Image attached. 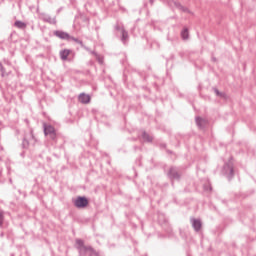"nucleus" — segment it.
I'll return each mask as SVG.
<instances>
[{
	"mask_svg": "<svg viewBox=\"0 0 256 256\" xmlns=\"http://www.w3.org/2000/svg\"><path fill=\"white\" fill-rule=\"evenodd\" d=\"M74 205H75V207H78L79 209H81V208L87 207V205H89V200H87V198H85V197H78L74 201Z\"/></svg>",
	"mask_w": 256,
	"mask_h": 256,
	"instance_id": "nucleus-1",
	"label": "nucleus"
},
{
	"mask_svg": "<svg viewBox=\"0 0 256 256\" xmlns=\"http://www.w3.org/2000/svg\"><path fill=\"white\" fill-rule=\"evenodd\" d=\"M44 133L45 135H49L51 139H55V137H57V134L55 133V128L51 125H44Z\"/></svg>",
	"mask_w": 256,
	"mask_h": 256,
	"instance_id": "nucleus-2",
	"label": "nucleus"
},
{
	"mask_svg": "<svg viewBox=\"0 0 256 256\" xmlns=\"http://www.w3.org/2000/svg\"><path fill=\"white\" fill-rule=\"evenodd\" d=\"M168 5L170 7H176V9H179L180 11H183L184 13H187L189 9L185 8V6L181 5V3L175 1V0H169Z\"/></svg>",
	"mask_w": 256,
	"mask_h": 256,
	"instance_id": "nucleus-3",
	"label": "nucleus"
},
{
	"mask_svg": "<svg viewBox=\"0 0 256 256\" xmlns=\"http://www.w3.org/2000/svg\"><path fill=\"white\" fill-rule=\"evenodd\" d=\"M40 17L42 21H45V23H50V25H55V23H57V20H55V18H52L49 14L42 13Z\"/></svg>",
	"mask_w": 256,
	"mask_h": 256,
	"instance_id": "nucleus-4",
	"label": "nucleus"
},
{
	"mask_svg": "<svg viewBox=\"0 0 256 256\" xmlns=\"http://www.w3.org/2000/svg\"><path fill=\"white\" fill-rule=\"evenodd\" d=\"M78 100L80 101V103H90L91 101V96H89L88 94L82 93L79 95Z\"/></svg>",
	"mask_w": 256,
	"mask_h": 256,
	"instance_id": "nucleus-5",
	"label": "nucleus"
},
{
	"mask_svg": "<svg viewBox=\"0 0 256 256\" xmlns=\"http://www.w3.org/2000/svg\"><path fill=\"white\" fill-rule=\"evenodd\" d=\"M192 225H193L195 231H199L201 229V220L192 219Z\"/></svg>",
	"mask_w": 256,
	"mask_h": 256,
	"instance_id": "nucleus-6",
	"label": "nucleus"
},
{
	"mask_svg": "<svg viewBox=\"0 0 256 256\" xmlns=\"http://www.w3.org/2000/svg\"><path fill=\"white\" fill-rule=\"evenodd\" d=\"M71 51L70 50H63L60 52V57L63 61H66L67 57H69Z\"/></svg>",
	"mask_w": 256,
	"mask_h": 256,
	"instance_id": "nucleus-7",
	"label": "nucleus"
},
{
	"mask_svg": "<svg viewBox=\"0 0 256 256\" xmlns=\"http://www.w3.org/2000/svg\"><path fill=\"white\" fill-rule=\"evenodd\" d=\"M14 26H16L18 29H25V27H27V24H25V22L23 21H16L14 23Z\"/></svg>",
	"mask_w": 256,
	"mask_h": 256,
	"instance_id": "nucleus-8",
	"label": "nucleus"
},
{
	"mask_svg": "<svg viewBox=\"0 0 256 256\" xmlns=\"http://www.w3.org/2000/svg\"><path fill=\"white\" fill-rule=\"evenodd\" d=\"M115 31L118 33H125V27L122 24H117L115 26Z\"/></svg>",
	"mask_w": 256,
	"mask_h": 256,
	"instance_id": "nucleus-9",
	"label": "nucleus"
},
{
	"mask_svg": "<svg viewBox=\"0 0 256 256\" xmlns=\"http://www.w3.org/2000/svg\"><path fill=\"white\" fill-rule=\"evenodd\" d=\"M60 39H69V34L67 33H59L57 34Z\"/></svg>",
	"mask_w": 256,
	"mask_h": 256,
	"instance_id": "nucleus-10",
	"label": "nucleus"
},
{
	"mask_svg": "<svg viewBox=\"0 0 256 256\" xmlns=\"http://www.w3.org/2000/svg\"><path fill=\"white\" fill-rule=\"evenodd\" d=\"M197 123L198 125H203V123H205V120H203V118H197Z\"/></svg>",
	"mask_w": 256,
	"mask_h": 256,
	"instance_id": "nucleus-11",
	"label": "nucleus"
},
{
	"mask_svg": "<svg viewBox=\"0 0 256 256\" xmlns=\"http://www.w3.org/2000/svg\"><path fill=\"white\" fill-rule=\"evenodd\" d=\"M182 39H184V40L189 39V34L183 33L182 34Z\"/></svg>",
	"mask_w": 256,
	"mask_h": 256,
	"instance_id": "nucleus-12",
	"label": "nucleus"
},
{
	"mask_svg": "<svg viewBox=\"0 0 256 256\" xmlns=\"http://www.w3.org/2000/svg\"><path fill=\"white\" fill-rule=\"evenodd\" d=\"M76 243L79 247H83V240H76Z\"/></svg>",
	"mask_w": 256,
	"mask_h": 256,
	"instance_id": "nucleus-13",
	"label": "nucleus"
},
{
	"mask_svg": "<svg viewBox=\"0 0 256 256\" xmlns=\"http://www.w3.org/2000/svg\"><path fill=\"white\" fill-rule=\"evenodd\" d=\"M182 33H189V29L188 28H184Z\"/></svg>",
	"mask_w": 256,
	"mask_h": 256,
	"instance_id": "nucleus-14",
	"label": "nucleus"
},
{
	"mask_svg": "<svg viewBox=\"0 0 256 256\" xmlns=\"http://www.w3.org/2000/svg\"><path fill=\"white\" fill-rule=\"evenodd\" d=\"M127 37H128V35L127 34H123V36H122V39H127Z\"/></svg>",
	"mask_w": 256,
	"mask_h": 256,
	"instance_id": "nucleus-15",
	"label": "nucleus"
},
{
	"mask_svg": "<svg viewBox=\"0 0 256 256\" xmlns=\"http://www.w3.org/2000/svg\"><path fill=\"white\" fill-rule=\"evenodd\" d=\"M216 95H219V90H215Z\"/></svg>",
	"mask_w": 256,
	"mask_h": 256,
	"instance_id": "nucleus-16",
	"label": "nucleus"
},
{
	"mask_svg": "<svg viewBox=\"0 0 256 256\" xmlns=\"http://www.w3.org/2000/svg\"><path fill=\"white\" fill-rule=\"evenodd\" d=\"M148 141H153V138H151V137H148Z\"/></svg>",
	"mask_w": 256,
	"mask_h": 256,
	"instance_id": "nucleus-17",
	"label": "nucleus"
},
{
	"mask_svg": "<svg viewBox=\"0 0 256 256\" xmlns=\"http://www.w3.org/2000/svg\"><path fill=\"white\" fill-rule=\"evenodd\" d=\"M0 219H3V214H0Z\"/></svg>",
	"mask_w": 256,
	"mask_h": 256,
	"instance_id": "nucleus-18",
	"label": "nucleus"
},
{
	"mask_svg": "<svg viewBox=\"0 0 256 256\" xmlns=\"http://www.w3.org/2000/svg\"><path fill=\"white\" fill-rule=\"evenodd\" d=\"M55 33H59V31H56Z\"/></svg>",
	"mask_w": 256,
	"mask_h": 256,
	"instance_id": "nucleus-19",
	"label": "nucleus"
}]
</instances>
